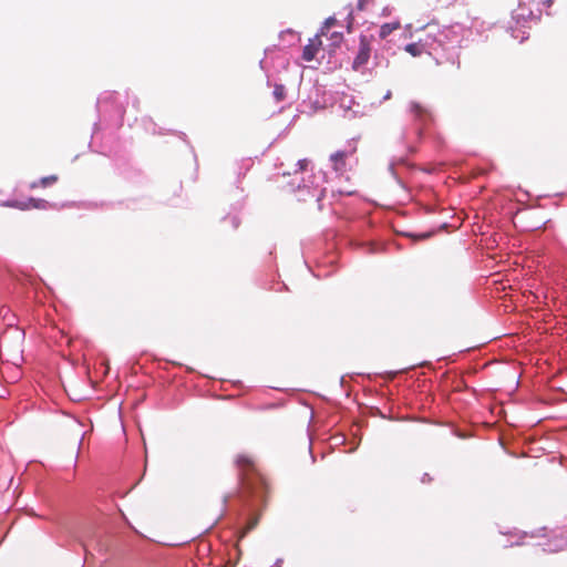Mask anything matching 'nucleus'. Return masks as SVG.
<instances>
[{
	"instance_id": "11",
	"label": "nucleus",
	"mask_w": 567,
	"mask_h": 567,
	"mask_svg": "<svg viewBox=\"0 0 567 567\" xmlns=\"http://www.w3.org/2000/svg\"><path fill=\"white\" fill-rule=\"evenodd\" d=\"M406 237H410L412 238L413 240H424V239H427L431 237V233H422V234H412V233H405L404 234Z\"/></svg>"
},
{
	"instance_id": "14",
	"label": "nucleus",
	"mask_w": 567,
	"mask_h": 567,
	"mask_svg": "<svg viewBox=\"0 0 567 567\" xmlns=\"http://www.w3.org/2000/svg\"><path fill=\"white\" fill-rule=\"evenodd\" d=\"M258 524V517H252L247 523L246 527L244 528L243 536L247 534L248 532L252 530Z\"/></svg>"
},
{
	"instance_id": "1",
	"label": "nucleus",
	"mask_w": 567,
	"mask_h": 567,
	"mask_svg": "<svg viewBox=\"0 0 567 567\" xmlns=\"http://www.w3.org/2000/svg\"><path fill=\"white\" fill-rule=\"evenodd\" d=\"M235 463L240 472L243 491L256 494L257 488L261 487V478L257 475L255 458L248 454H238Z\"/></svg>"
},
{
	"instance_id": "10",
	"label": "nucleus",
	"mask_w": 567,
	"mask_h": 567,
	"mask_svg": "<svg viewBox=\"0 0 567 567\" xmlns=\"http://www.w3.org/2000/svg\"><path fill=\"white\" fill-rule=\"evenodd\" d=\"M56 181H58L56 175H50V176L42 177L39 181V184L41 187L45 188V187H49V186L53 185L54 183H56Z\"/></svg>"
},
{
	"instance_id": "4",
	"label": "nucleus",
	"mask_w": 567,
	"mask_h": 567,
	"mask_svg": "<svg viewBox=\"0 0 567 567\" xmlns=\"http://www.w3.org/2000/svg\"><path fill=\"white\" fill-rule=\"evenodd\" d=\"M320 33H317L313 38L309 39L308 43L305 45L302 50V59L307 62H310L316 59L319 51L322 49V41Z\"/></svg>"
},
{
	"instance_id": "3",
	"label": "nucleus",
	"mask_w": 567,
	"mask_h": 567,
	"mask_svg": "<svg viewBox=\"0 0 567 567\" xmlns=\"http://www.w3.org/2000/svg\"><path fill=\"white\" fill-rule=\"evenodd\" d=\"M370 54H371L370 41L365 35H361L360 41H359V51L353 60L352 69L354 71H359L361 68H363L368 63V61L370 59Z\"/></svg>"
},
{
	"instance_id": "12",
	"label": "nucleus",
	"mask_w": 567,
	"mask_h": 567,
	"mask_svg": "<svg viewBox=\"0 0 567 567\" xmlns=\"http://www.w3.org/2000/svg\"><path fill=\"white\" fill-rule=\"evenodd\" d=\"M411 110L416 116L420 117L426 113V111L419 103L415 102L411 104Z\"/></svg>"
},
{
	"instance_id": "5",
	"label": "nucleus",
	"mask_w": 567,
	"mask_h": 567,
	"mask_svg": "<svg viewBox=\"0 0 567 567\" xmlns=\"http://www.w3.org/2000/svg\"><path fill=\"white\" fill-rule=\"evenodd\" d=\"M401 27L400 22H389L384 23L380 28V38L385 39L389 34H391L393 31L398 30Z\"/></svg>"
},
{
	"instance_id": "16",
	"label": "nucleus",
	"mask_w": 567,
	"mask_h": 567,
	"mask_svg": "<svg viewBox=\"0 0 567 567\" xmlns=\"http://www.w3.org/2000/svg\"><path fill=\"white\" fill-rule=\"evenodd\" d=\"M38 187H41L39 184V181L30 184V188H32V189L38 188Z\"/></svg>"
},
{
	"instance_id": "7",
	"label": "nucleus",
	"mask_w": 567,
	"mask_h": 567,
	"mask_svg": "<svg viewBox=\"0 0 567 567\" xmlns=\"http://www.w3.org/2000/svg\"><path fill=\"white\" fill-rule=\"evenodd\" d=\"M337 24V19L334 17H329L324 20L319 33L327 37L330 29Z\"/></svg>"
},
{
	"instance_id": "8",
	"label": "nucleus",
	"mask_w": 567,
	"mask_h": 567,
	"mask_svg": "<svg viewBox=\"0 0 567 567\" xmlns=\"http://www.w3.org/2000/svg\"><path fill=\"white\" fill-rule=\"evenodd\" d=\"M405 51L410 53L412 56H419L424 51V47L419 43H409L405 47Z\"/></svg>"
},
{
	"instance_id": "9",
	"label": "nucleus",
	"mask_w": 567,
	"mask_h": 567,
	"mask_svg": "<svg viewBox=\"0 0 567 567\" xmlns=\"http://www.w3.org/2000/svg\"><path fill=\"white\" fill-rule=\"evenodd\" d=\"M286 87L282 84H276L274 89V96L277 102H281L286 99Z\"/></svg>"
},
{
	"instance_id": "2",
	"label": "nucleus",
	"mask_w": 567,
	"mask_h": 567,
	"mask_svg": "<svg viewBox=\"0 0 567 567\" xmlns=\"http://www.w3.org/2000/svg\"><path fill=\"white\" fill-rule=\"evenodd\" d=\"M355 153H357V147L354 145H352L346 150H340V151H337L333 154H331L330 161L332 163V169L336 173L343 175L348 171V165H347L348 159L353 157L355 155Z\"/></svg>"
},
{
	"instance_id": "6",
	"label": "nucleus",
	"mask_w": 567,
	"mask_h": 567,
	"mask_svg": "<svg viewBox=\"0 0 567 567\" xmlns=\"http://www.w3.org/2000/svg\"><path fill=\"white\" fill-rule=\"evenodd\" d=\"M329 51L333 52L343 42V34L341 32H332L329 37Z\"/></svg>"
},
{
	"instance_id": "15",
	"label": "nucleus",
	"mask_w": 567,
	"mask_h": 567,
	"mask_svg": "<svg viewBox=\"0 0 567 567\" xmlns=\"http://www.w3.org/2000/svg\"><path fill=\"white\" fill-rule=\"evenodd\" d=\"M309 164H310V159H308V158L298 161V163H297L298 169H296L295 172L297 173V172L306 171L308 168Z\"/></svg>"
},
{
	"instance_id": "13",
	"label": "nucleus",
	"mask_w": 567,
	"mask_h": 567,
	"mask_svg": "<svg viewBox=\"0 0 567 567\" xmlns=\"http://www.w3.org/2000/svg\"><path fill=\"white\" fill-rule=\"evenodd\" d=\"M45 205H47V202L44 199H37V198L30 199V206L33 208H38V209L45 208Z\"/></svg>"
}]
</instances>
